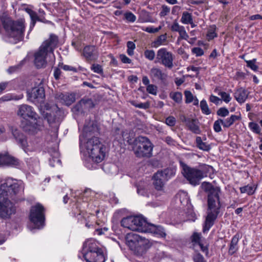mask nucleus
Wrapping results in <instances>:
<instances>
[{
    "label": "nucleus",
    "mask_w": 262,
    "mask_h": 262,
    "mask_svg": "<svg viewBox=\"0 0 262 262\" xmlns=\"http://www.w3.org/2000/svg\"><path fill=\"white\" fill-rule=\"evenodd\" d=\"M24 186L21 182L11 178L7 179L0 186V217L8 219L16 211L14 205L8 200L15 202L24 201Z\"/></svg>",
    "instance_id": "obj_1"
},
{
    "label": "nucleus",
    "mask_w": 262,
    "mask_h": 262,
    "mask_svg": "<svg viewBox=\"0 0 262 262\" xmlns=\"http://www.w3.org/2000/svg\"><path fill=\"white\" fill-rule=\"evenodd\" d=\"M202 185L204 191L208 193L207 214L203 228V232H205L213 226L220 212L222 206L220 198L221 189L219 187L214 186L209 182H203Z\"/></svg>",
    "instance_id": "obj_2"
},
{
    "label": "nucleus",
    "mask_w": 262,
    "mask_h": 262,
    "mask_svg": "<svg viewBox=\"0 0 262 262\" xmlns=\"http://www.w3.org/2000/svg\"><path fill=\"white\" fill-rule=\"evenodd\" d=\"M180 165L182 168V173L189 183L196 186L200 184V181L207 177L211 166L202 164L196 167H191L182 161H180Z\"/></svg>",
    "instance_id": "obj_3"
},
{
    "label": "nucleus",
    "mask_w": 262,
    "mask_h": 262,
    "mask_svg": "<svg viewBox=\"0 0 262 262\" xmlns=\"http://www.w3.org/2000/svg\"><path fill=\"white\" fill-rule=\"evenodd\" d=\"M122 137L124 140V136L127 135L125 134V132L122 133ZM126 139L128 144L132 145L133 150L137 157L138 158H150L152 156L153 144L146 137L139 136L135 139H131L128 136Z\"/></svg>",
    "instance_id": "obj_4"
},
{
    "label": "nucleus",
    "mask_w": 262,
    "mask_h": 262,
    "mask_svg": "<svg viewBox=\"0 0 262 262\" xmlns=\"http://www.w3.org/2000/svg\"><path fill=\"white\" fill-rule=\"evenodd\" d=\"M58 43V37L54 34H51L49 38L42 42L39 50L34 55V63L37 68H41L46 66L47 55L50 53L54 55V50L57 47Z\"/></svg>",
    "instance_id": "obj_5"
},
{
    "label": "nucleus",
    "mask_w": 262,
    "mask_h": 262,
    "mask_svg": "<svg viewBox=\"0 0 262 262\" xmlns=\"http://www.w3.org/2000/svg\"><path fill=\"white\" fill-rule=\"evenodd\" d=\"M3 27L6 35L14 39V43L22 40L25 30V20L20 19L13 20L10 17H4L2 19Z\"/></svg>",
    "instance_id": "obj_6"
},
{
    "label": "nucleus",
    "mask_w": 262,
    "mask_h": 262,
    "mask_svg": "<svg viewBox=\"0 0 262 262\" xmlns=\"http://www.w3.org/2000/svg\"><path fill=\"white\" fill-rule=\"evenodd\" d=\"M83 146L86 149L90 158L96 163H100L104 158L106 154V146L98 137L90 138L86 142L83 141Z\"/></svg>",
    "instance_id": "obj_7"
},
{
    "label": "nucleus",
    "mask_w": 262,
    "mask_h": 262,
    "mask_svg": "<svg viewBox=\"0 0 262 262\" xmlns=\"http://www.w3.org/2000/svg\"><path fill=\"white\" fill-rule=\"evenodd\" d=\"M126 243L129 249L138 256L143 255L150 247L148 239L136 234H128Z\"/></svg>",
    "instance_id": "obj_8"
},
{
    "label": "nucleus",
    "mask_w": 262,
    "mask_h": 262,
    "mask_svg": "<svg viewBox=\"0 0 262 262\" xmlns=\"http://www.w3.org/2000/svg\"><path fill=\"white\" fill-rule=\"evenodd\" d=\"M30 220L36 227L40 228L43 226L45 215L43 206L37 203L31 207L29 215Z\"/></svg>",
    "instance_id": "obj_9"
},
{
    "label": "nucleus",
    "mask_w": 262,
    "mask_h": 262,
    "mask_svg": "<svg viewBox=\"0 0 262 262\" xmlns=\"http://www.w3.org/2000/svg\"><path fill=\"white\" fill-rule=\"evenodd\" d=\"M99 128L96 122L89 121L85 123L83 128L82 135L79 136V146L81 147L83 140V138H95L100 134Z\"/></svg>",
    "instance_id": "obj_10"
},
{
    "label": "nucleus",
    "mask_w": 262,
    "mask_h": 262,
    "mask_svg": "<svg viewBox=\"0 0 262 262\" xmlns=\"http://www.w3.org/2000/svg\"><path fill=\"white\" fill-rule=\"evenodd\" d=\"M156 59V62L160 63L169 69L173 66V55L171 52H168L166 48H161L158 51Z\"/></svg>",
    "instance_id": "obj_11"
},
{
    "label": "nucleus",
    "mask_w": 262,
    "mask_h": 262,
    "mask_svg": "<svg viewBox=\"0 0 262 262\" xmlns=\"http://www.w3.org/2000/svg\"><path fill=\"white\" fill-rule=\"evenodd\" d=\"M28 99L35 104H41L45 102V92L42 86L39 85L27 92Z\"/></svg>",
    "instance_id": "obj_12"
},
{
    "label": "nucleus",
    "mask_w": 262,
    "mask_h": 262,
    "mask_svg": "<svg viewBox=\"0 0 262 262\" xmlns=\"http://www.w3.org/2000/svg\"><path fill=\"white\" fill-rule=\"evenodd\" d=\"M41 119L38 117L37 120H35L34 123L27 119L23 120L20 122V126L26 133L30 135H35L41 129L42 126L40 124Z\"/></svg>",
    "instance_id": "obj_13"
},
{
    "label": "nucleus",
    "mask_w": 262,
    "mask_h": 262,
    "mask_svg": "<svg viewBox=\"0 0 262 262\" xmlns=\"http://www.w3.org/2000/svg\"><path fill=\"white\" fill-rule=\"evenodd\" d=\"M82 55L86 61L94 62L97 60L99 57L98 49L95 46L87 45L83 49Z\"/></svg>",
    "instance_id": "obj_14"
},
{
    "label": "nucleus",
    "mask_w": 262,
    "mask_h": 262,
    "mask_svg": "<svg viewBox=\"0 0 262 262\" xmlns=\"http://www.w3.org/2000/svg\"><path fill=\"white\" fill-rule=\"evenodd\" d=\"M17 115L22 117L24 120L29 118L34 119V120H37V119H38L39 117L33 108L27 104H23L19 107Z\"/></svg>",
    "instance_id": "obj_15"
},
{
    "label": "nucleus",
    "mask_w": 262,
    "mask_h": 262,
    "mask_svg": "<svg viewBox=\"0 0 262 262\" xmlns=\"http://www.w3.org/2000/svg\"><path fill=\"white\" fill-rule=\"evenodd\" d=\"M133 224L136 227L135 231H137L141 232H147L150 223H149L147 221L141 216H136L134 217Z\"/></svg>",
    "instance_id": "obj_16"
},
{
    "label": "nucleus",
    "mask_w": 262,
    "mask_h": 262,
    "mask_svg": "<svg viewBox=\"0 0 262 262\" xmlns=\"http://www.w3.org/2000/svg\"><path fill=\"white\" fill-rule=\"evenodd\" d=\"M102 249L99 248L95 241L92 239H88L86 241L83 245V253L95 254L99 250Z\"/></svg>",
    "instance_id": "obj_17"
},
{
    "label": "nucleus",
    "mask_w": 262,
    "mask_h": 262,
    "mask_svg": "<svg viewBox=\"0 0 262 262\" xmlns=\"http://www.w3.org/2000/svg\"><path fill=\"white\" fill-rule=\"evenodd\" d=\"M0 164L15 167L19 165V162L17 159L8 154H0Z\"/></svg>",
    "instance_id": "obj_18"
},
{
    "label": "nucleus",
    "mask_w": 262,
    "mask_h": 262,
    "mask_svg": "<svg viewBox=\"0 0 262 262\" xmlns=\"http://www.w3.org/2000/svg\"><path fill=\"white\" fill-rule=\"evenodd\" d=\"M95 104L91 98L84 97L74 107L77 112H82L83 109H90L94 107Z\"/></svg>",
    "instance_id": "obj_19"
},
{
    "label": "nucleus",
    "mask_w": 262,
    "mask_h": 262,
    "mask_svg": "<svg viewBox=\"0 0 262 262\" xmlns=\"http://www.w3.org/2000/svg\"><path fill=\"white\" fill-rule=\"evenodd\" d=\"M150 76L154 80H160L163 82L166 80L167 75L164 73L160 69L153 68L150 70Z\"/></svg>",
    "instance_id": "obj_20"
},
{
    "label": "nucleus",
    "mask_w": 262,
    "mask_h": 262,
    "mask_svg": "<svg viewBox=\"0 0 262 262\" xmlns=\"http://www.w3.org/2000/svg\"><path fill=\"white\" fill-rule=\"evenodd\" d=\"M12 134L18 143L19 144L24 150L26 151L28 146L26 136L22 133H20L19 131L16 129L12 130Z\"/></svg>",
    "instance_id": "obj_21"
},
{
    "label": "nucleus",
    "mask_w": 262,
    "mask_h": 262,
    "mask_svg": "<svg viewBox=\"0 0 262 262\" xmlns=\"http://www.w3.org/2000/svg\"><path fill=\"white\" fill-rule=\"evenodd\" d=\"M249 93L247 91L243 88L236 89L234 93L235 100L239 103H243L248 98Z\"/></svg>",
    "instance_id": "obj_22"
},
{
    "label": "nucleus",
    "mask_w": 262,
    "mask_h": 262,
    "mask_svg": "<svg viewBox=\"0 0 262 262\" xmlns=\"http://www.w3.org/2000/svg\"><path fill=\"white\" fill-rule=\"evenodd\" d=\"M56 97L67 105L72 104L75 101V95L68 93H60L57 95Z\"/></svg>",
    "instance_id": "obj_23"
},
{
    "label": "nucleus",
    "mask_w": 262,
    "mask_h": 262,
    "mask_svg": "<svg viewBox=\"0 0 262 262\" xmlns=\"http://www.w3.org/2000/svg\"><path fill=\"white\" fill-rule=\"evenodd\" d=\"M96 254L95 258H88L89 253H83V257L86 262H104L105 258L102 249L99 250Z\"/></svg>",
    "instance_id": "obj_24"
},
{
    "label": "nucleus",
    "mask_w": 262,
    "mask_h": 262,
    "mask_svg": "<svg viewBox=\"0 0 262 262\" xmlns=\"http://www.w3.org/2000/svg\"><path fill=\"white\" fill-rule=\"evenodd\" d=\"M198 124L199 121L196 119L190 118L186 125L193 133L200 134L201 131Z\"/></svg>",
    "instance_id": "obj_25"
},
{
    "label": "nucleus",
    "mask_w": 262,
    "mask_h": 262,
    "mask_svg": "<svg viewBox=\"0 0 262 262\" xmlns=\"http://www.w3.org/2000/svg\"><path fill=\"white\" fill-rule=\"evenodd\" d=\"M161 176L162 175L160 174V172H157L153 177V184L155 188L157 190H162L166 182Z\"/></svg>",
    "instance_id": "obj_26"
},
{
    "label": "nucleus",
    "mask_w": 262,
    "mask_h": 262,
    "mask_svg": "<svg viewBox=\"0 0 262 262\" xmlns=\"http://www.w3.org/2000/svg\"><path fill=\"white\" fill-rule=\"evenodd\" d=\"M147 232L154 233L158 234L161 237H165L166 233L164 229L161 226H156L154 224H150Z\"/></svg>",
    "instance_id": "obj_27"
},
{
    "label": "nucleus",
    "mask_w": 262,
    "mask_h": 262,
    "mask_svg": "<svg viewBox=\"0 0 262 262\" xmlns=\"http://www.w3.org/2000/svg\"><path fill=\"white\" fill-rule=\"evenodd\" d=\"M239 235L236 233L232 237L228 250V254L230 255H232L238 250L237 244L239 241Z\"/></svg>",
    "instance_id": "obj_28"
},
{
    "label": "nucleus",
    "mask_w": 262,
    "mask_h": 262,
    "mask_svg": "<svg viewBox=\"0 0 262 262\" xmlns=\"http://www.w3.org/2000/svg\"><path fill=\"white\" fill-rule=\"evenodd\" d=\"M241 119L240 115L237 116L235 115H232L230 117L227 118L225 120L222 119V125L224 127L229 128L237 120H239Z\"/></svg>",
    "instance_id": "obj_29"
},
{
    "label": "nucleus",
    "mask_w": 262,
    "mask_h": 262,
    "mask_svg": "<svg viewBox=\"0 0 262 262\" xmlns=\"http://www.w3.org/2000/svg\"><path fill=\"white\" fill-rule=\"evenodd\" d=\"M133 220L134 217L133 216L124 217L121 221V225L122 227L126 228L130 230L135 231V228L136 226L133 224Z\"/></svg>",
    "instance_id": "obj_30"
},
{
    "label": "nucleus",
    "mask_w": 262,
    "mask_h": 262,
    "mask_svg": "<svg viewBox=\"0 0 262 262\" xmlns=\"http://www.w3.org/2000/svg\"><path fill=\"white\" fill-rule=\"evenodd\" d=\"M162 175L163 179L167 181L175 175V170L171 168H166L163 170L158 171Z\"/></svg>",
    "instance_id": "obj_31"
},
{
    "label": "nucleus",
    "mask_w": 262,
    "mask_h": 262,
    "mask_svg": "<svg viewBox=\"0 0 262 262\" xmlns=\"http://www.w3.org/2000/svg\"><path fill=\"white\" fill-rule=\"evenodd\" d=\"M195 142L196 147L200 149L203 150L204 151H209L211 148L210 145L207 144L206 142H203L202 141L201 137H196Z\"/></svg>",
    "instance_id": "obj_32"
},
{
    "label": "nucleus",
    "mask_w": 262,
    "mask_h": 262,
    "mask_svg": "<svg viewBox=\"0 0 262 262\" xmlns=\"http://www.w3.org/2000/svg\"><path fill=\"white\" fill-rule=\"evenodd\" d=\"M171 30L172 31L178 32L180 36H182V34H185L186 37H188V35L186 32L184 27L179 26V24L175 21L171 26Z\"/></svg>",
    "instance_id": "obj_33"
},
{
    "label": "nucleus",
    "mask_w": 262,
    "mask_h": 262,
    "mask_svg": "<svg viewBox=\"0 0 262 262\" xmlns=\"http://www.w3.org/2000/svg\"><path fill=\"white\" fill-rule=\"evenodd\" d=\"M181 21L184 24H191L193 22L191 14L184 11L182 14Z\"/></svg>",
    "instance_id": "obj_34"
},
{
    "label": "nucleus",
    "mask_w": 262,
    "mask_h": 262,
    "mask_svg": "<svg viewBox=\"0 0 262 262\" xmlns=\"http://www.w3.org/2000/svg\"><path fill=\"white\" fill-rule=\"evenodd\" d=\"M166 39L167 34L166 33L159 36L152 42L153 46L156 48L158 47L165 42L166 41Z\"/></svg>",
    "instance_id": "obj_35"
},
{
    "label": "nucleus",
    "mask_w": 262,
    "mask_h": 262,
    "mask_svg": "<svg viewBox=\"0 0 262 262\" xmlns=\"http://www.w3.org/2000/svg\"><path fill=\"white\" fill-rule=\"evenodd\" d=\"M239 189L242 193H247L248 195H251L254 193L256 190V188H254L253 186H249V185H248L240 187Z\"/></svg>",
    "instance_id": "obj_36"
},
{
    "label": "nucleus",
    "mask_w": 262,
    "mask_h": 262,
    "mask_svg": "<svg viewBox=\"0 0 262 262\" xmlns=\"http://www.w3.org/2000/svg\"><path fill=\"white\" fill-rule=\"evenodd\" d=\"M200 107L203 114L205 115H209L211 114V111L209 109L207 102L205 100L203 99L200 102Z\"/></svg>",
    "instance_id": "obj_37"
},
{
    "label": "nucleus",
    "mask_w": 262,
    "mask_h": 262,
    "mask_svg": "<svg viewBox=\"0 0 262 262\" xmlns=\"http://www.w3.org/2000/svg\"><path fill=\"white\" fill-rule=\"evenodd\" d=\"M46 118L50 124L59 122L58 118L56 117L54 113H47L46 114Z\"/></svg>",
    "instance_id": "obj_38"
},
{
    "label": "nucleus",
    "mask_w": 262,
    "mask_h": 262,
    "mask_svg": "<svg viewBox=\"0 0 262 262\" xmlns=\"http://www.w3.org/2000/svg\"><path fill=\"white\" fill-rule=\"evenodd\" d=\"M249 127L254 133L257 134H260L261 129L258 124L254 122L249 123Z\"/></svg>",
    "instance_id": "obj_39"
},
{
    "label": "nucleus",
    "mask_w": 262,
    "mask_h": 262,
    "mask_svg": "<svg viewBox=\"0 0 262 262\" xmlns=\"http://www.w3.org/2000/svg\"><path fill=\"white\" fill-rule=\"evenodd\" d=\"M170 97L177 103H179L182 101V94L180 92L171 93L170 94Z\"/></svg>",
    "instance_id": "obj_40"
},
{
    "label": "nucleus",
    "mask_w": 262,
    "mask_h": 262,
    "mask_svg": "<svg viewBox=\"0 0 262 262\" xmlns=\"http://www.w3.org/2000/svg\"><path fill=\"white\" fill-rule=\"evenodd\" d=\"M23 97V95L20 94L19 95H8L2 97V99L4 101H8L11 100H18L21 99Z\"/></svg>",
    "instance_id": "obj_41"
},
{
    "label": "nucleus",
    "mask_w": 262,
    "mask_h": 262,
    "mask_svg": "<svg viewBox=\"0 0 262 262\" xmlns=\"http://www.w3.org/2000/svg\"><path fill=\"white\" fill-rule=\"evenodd\" d=\"M245 61L247 63V66L248 67L250 68L251 70H253L254 71H257L258 69V67L255 64L256 62V59L254 58L250 60H245Z\"/></svg>",
    "instance_id": "obj_42"
},
{
    "label": "nucleus",
    "mask_w": 262,
    "mask_h": 262,
    "mask_svg": "<svg viewBox=\"0 0 262 262\" xmlns=\"http://www.w3.org/2000/svg\"><path fill=\"white\" fill-rule=\"evenodd\" d=\"M218 95L221 97L222 101H224L226 103L229 102L231 100L230 94L225 92L221 91L218 93Z\"/></svg>",
    "instance_id": "obj_43"
},
{
    "label": "nucleus",
    "mask_w": 262,
    "mask_h": 262,
    "mask_svg": "<svg viewBox=\"0 0 262 262\" xmlns=\"http://www.w3.org/2000/svg\"><path fill=\"white\" fill-rule=\"evenodd\" d=\"M191 240L193 244H199L201 242V234L197 232H194L191 236Z\"/></svg>",
    "instance_id": "obj_44"
},
{
    "label": "nucleus",
    "mask_w": 262,
    "mask_h": 262,
    "mask_svg": "<svg viewBox=\"0 0 262 262\" xmlns=\"http://www.w3.org/2000/svg\"><path fill=\"white\" fill-rule=\"evenodd\" d=\"M124 18L128 21L134 23L136 20V16L131 12L127 11L124 14Z\"/></svg>",
    "instance_id": "obj_45"
},
{
    "label": "nucleus",
    "mask_w": 262,
    "mask_h": 262,
    "mask_svg": "<svg viewBox=\"0 0 262 262\" xmlns=\"http://www.w3.org/2000/svg\"><path fill=\"white\" fill-rule=\"evenodd\" d=\"M23 64H24V60H22L20 61L19 64L15 65L14 66H12V67H9L7 70V72L9 74H12L15 72H17L21 69Z\"/></svg>",
    "instance_id": "obj_46"
},
{
    "label": "nucleus",
    "mask_w": 262,
    "mask_h": 262,
    "mask_svg": "<svg viewBox=\"0 0 262 262\" xmlns=\"http://www.w3.org/2000/svg\"><path fill=\"white\" fill-rule=\"evenodd\" d=\"M127 53L128 55L132 56L134 55V50L136 48L135 44L131 41H128L127 42Z\"/></svg>",
    "instance_id": "obj_47"
},
{
    "label": "nucleus",
    "mask_w": 262,
    "mask_h": 262,
    "mask_svg": "<svg viewBox=\"0 0 262 262\" xmlns=\"http://www.w3.org/2000/svg\"><path fill=\"white\" fill-rule=\"evenodd\" d=\"M216 114L217 116L225 117L229 115V112L228 110L225 107H222L220 108L216 112Z\"/></svg>",
    "instance_id": "obj_48"
},
{
    "label": "nucleus",
    "mask_w": 262,
    "mask_h": 262,
    "mask_svg": "<svg viewBox=\"0 0 262 262\" xmlns=\"http://www.w3.org/2000/svg\"><path fill=\"white\" fill-rule=\"evenodd\" d=\"M158 88L156 85L149 84L146 86V91L150 94L156 95L157 94Z\"/></svg>",
    "instance_id": "obj_49"
},
{
    "label": "nucleus",
    "mask_w": 262,
    "mask_h": 262,
    "mask_svg": "<svg viewBox=\"0 0 262 262\" xmlns=\"http://www.w3.org/2000/svg\"><path fill=\"white\" fill-rule=\"evenodd\" d=\"M58 67H60V68L62 69L64 71H71L74 72H77V70L76 68L70 66L66 65L64 64L62 62H59L58 63Z\"/></svg>",
    "instance_id": "obj_50"
},
{
    "label": "nucleus",
    "mask_w": 262,
    "mask_h": 262,
    "mask_svg": "<svg viewBox=\"0 0 262 262\" xmlns=\"http://www.w3.org/2000/svg\"><path fill=\"white\" fill-rule=\"evenodd\" d=\"M192 259L194 262H207L203 256L199 252L194 254Z\"/></svg>",
    "instance_id": "obj_51"
},
{
    "label": "nucleus",
    "mask_w": 262,
    "mask_h": 262,
    "mask_svg": "<svg viewBox=\"0 0 262 262\" xmlns=\"http://www.w3.org/2000/svg\"><path fill=\"white\" fill-rule=\"evenodd\" d=\"M184 95L185 96V103H190L193 100V96L192 93L189 91H185L184 92Z\"/></svg>",
    "instance_id": "obj_52"
},
{
    "label": "nucleus",
    "mask_w": 262,
    "mask_h": 262,
    "mask_svg": "<svg viewBox=\"0 0 262 262\" xmlns=\"http://www.w3.org/2000/svg\"><path fill=\"white\" fill-rule=\"evenodd\" d=\"M221 124H222V119H218L216 120L213 124V129L216 133L220 132L222 130Z\"/></svg>",
    "instance_id": "obj_53"
},
{
    "label": "nucleus",
    "mask_w": 262,
    "mask_h": 262,
    "mask_svg": "<svg viewBox=\"0 0 262 262\" xmlns=\"http://www.w3.org/2000/svg\"><path fill=\"white\" fill-rule=\"evenodd\" d=\"M144 56L149 60H152L155 57V53L152 50H146L144 52Z\"/></svg>",
    "instance_id": "obj_54"
},
{
    "label": "nucleus",
    "mask_w": 262,
    "mask_h": 262,
    "mask_svg": "<svg viewBox=\"0 0 262 262\" xmlns=\"http://www.w3.org/2000/svg\"><path fill=\"white\" fill-rule=\"evenodd\" d=\"M91 70L93 71L95 73L98 74H102L103 73V69L100 64H93L91 68Z\"/></svg>",
    "instance_id": "obj_55"
},
{
    "label": "nucleus",
    "mask_w": 262,
    "mask_h": 262,
    "mask_svg": "<svg viewBox=\"0 0 262 262\" xmlns=\"http://www.w3.org/2000/svg\"><path fill=\"white\" fill-rule=\"evenodd\" d=\"M176 122V119L173 116H169L165 120V123L167 125L170 126H173L175 125Z\"/></svg>",
    "instance_id": "obj_56"
},
{
    "label": "nucleus",
    "mask_w": 262,
    "mask_h": 262,
    "mask_svg": "<svg viewBox=\"0 0 262 262\" xmlns=\"http://www.w3.org/2000/svg\"><path fill=\"white\" fill-rule=\"evenodd\" d=\"M209 101L217 105L222 102V99L213 95H211L209 97Z\"/></svg>",
    "instance_id": "obj_57"
},
{
    "label": "nucleus",
    "mask_w": 262,
    "mask_h": 262,
    "mask_svg": "<svg viewBox=\"0 0 262 262\" xmlns=\"http://www.w3.org/2000/svg\"><path fill=\"white\" fill-rule=\"evenodd\" d=\"M215 28H213L212 29H209L208 31L207 34V37L208 38V40H212L214 37L217 36L216 33L214 31Z\"/></svg>",
    "instance_id": "obj_58"
},
{
    "label": "nucleus",
    "mask_w": 262,
    "mask_h": 262,
    "mask_svg": "<svg viewBox=\"0 0 262 262\" xmlns=\"http://www.w3.org/2000/svg\"><path fill=\"white\" fill-rule=\"evenodd\" d=\"M170 12V8L167 6L163 5L162 6V10L159 15L161 17H164L167 15Z\"/></svg>",
    "instance_id": "obj_59"
},
{
    "label": "nucleus",
    "mask_w": 262,
    "mask_h": 262,
    "mask_svg": "<svg viewBox=\"0 0 262 262\" xmlns=\"http://www.w3.org/2000/svg\"><path fill=\"white\" fill-rule=\"evenodd\" d=\"M192 52L196 56H201L204 53L203 50L200 47H195L192 49Z\"/></svg>",
    "instance_id": "obj_60"
},
{
    "label": "nucleus",
    "mask_w": 262,
    "mask_h": 262,
    "mask_svg": "<svg viewBox=\"0 0 262 262\" xmlns=\"http://www.w3.org/2000/svg\"><path fill=\"white\" fill-rule=\"evenodd\" d=\"M30 18L31 19V25L33 27L35 26L36 21L40 20V19L36 12L30 15Z\"/></svg>",
    "instance_id": "obj_61"
},
{
    "label": "nucleus",
    "mask_w": 262,
    "mask_h": 262,
    "mask_svg": "<svg viewBox=\"0 0 262 262\" xmlns=\"http://www.w3.org/2000/svg\"><path fill=\"white\" fill-rule=\"evenodd\" d=\"M161 29V26H159L158 28H154L152 27H146L144 29V31H145L146 32H147L148 33H154L158 32Z\"/></svg>",
    "instance_id": "obj_62"
},
{
    "label": "nucleus",
    "mask_w": 262,
    "mask_h": 262,
    "mask_svg": "<svg viewBox=\"0 0 262 262\" xmlns=\"http://www.w3.org/2000/svg\"><path fill=\"white\" fill-rule=\"evenodd\" d=\"M198 245L200 246L201 251L205 254L206 256H207L209 254V250H208V245L205 246L202 242H201L200 243H199Z\"/></svg>",
    "instance_id": "obj_63"
},
{
    "label": "nucleus",
    "mask_w": 262,
    "mask_h": 262,
    "mask_svg": "<svg viewBox=\"0 0 262 262\" xmlns=\"http://www.w3.org/2000/svg\"><path fill=\"white\" fill-rule=\"evenodd\" d=\"M60 67H55L54 69V77L56 80H58L61 74Z\"/></svg>",
    "instance_id": "obj_64"
}]
</instances>
